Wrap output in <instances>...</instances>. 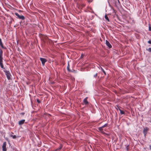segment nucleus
Wrapping results in <instances>:
<instances>
[{
	"label": "nucleus",
	"mask_w": 151,
	"mask_h": 151,
	"mask_svg": "<svg viewBox=\"0 0 151 151\" xmlns=\"http://www.w3.org/2000/svg\"><path fill=\"white\" fill-rule=\"evenodd\" d=\"M106 44L109 48H111L112 46L111 45L107 40L106 41Z\"/></svg>",
	"instance_id": "5"
},
{
	"label": "nucleus",
	"mask_w": 151,
	"mask_h": 151,
	"mask_svg": "<svg viewBox=\"0 0 151 151\" xmlns=\"http://www.w3.org/2000/svg\"><path fill=\"white\" fill-rule=\"evenodd\" d=\"M102 71H103V72H104V74H106V73H105V71H104V70L102 69Z\"/></svg>",
	"instance_id": "19"
},
{
	"label": "nucleus",
	"mask_w": 151,
	"mask_h": 151,
	"mask_svg": "<svg viewBox=\"0 0 151 151\" xmlns=\"http://www.w3.org/2000/svg\"><path fill=\"white\" fill-rule=\"evenodd\" d=\"M25 120L24 119L22 120L19 122V125H21L23 124L25 122Z\"/></svg>",
	"instance_id": "7"
},
{
	"label": "nucleus",
	"mask_w": 151,
	"mask_h": 151,
	"mask_svg": "<svg viewBox=\"0 0 151 151\" xmlns=\"http://www.w3.org/2000/svg\"><path fill=\"white\" fill-rule=\"evenodd\" d=\"M147 131V129H144L143 130V132L144 134H145Z\"/></svg>",
	"instance_id": "12"
},
{
	"label": "nucleus",
	"mask_w": 151,
	"mask_h": 151,
	"mask_svg": "<svg viewBox=\"0 0 151 151\" xmlns=\"http://www.w3.org/2000/svg\"><path fill=\"white\" fill-rule=\"evenodd\" d=\"M67 70L69 72H71V70L70 69V64L68 62V66L67 68Z\"/></svg>",
	"instance_id": "8"
},
{
	"label": "nucleus",
	"mask_w": 151,
	"mask_h": 151,
	"mask_svg": "<svg viewBox=\"0 0 151 151\" xmlns=\"http://www.w3.org/2000/svg\"><path fill=\"white\" fill-rule=\"evenodd\" d=\"M40 60L42 62V64L43 66L45 65V63L47 61V60L44 58H40Z\"/></svg>",
	"instance_id": "3"
},
{
	"label": "nucleus",
	"mask_w": 151,
	"mask_h": 151,
	"mask_svg": "<svg viewBox=\"0 0 151 151\" xmlns=\"http://www.w3.org/2000/svg\"><path fill=\"white\" fill-rule=\"evenodd\" d=\"M6 142H4L2 146V150L3 151H6Z\"/></svg>",
	"instance_id": "4"
},
{
	"label": "nucleus",
	"mask_w": 151,
	"mask_h": 151,
	"mask_svg": "<svg viewBox=\"0 0 151 151\" xmlns=\"http://www.w3.org/2000/svg\"><path fill=\"white\" fill-rule=\"evenodd\" d=\"M3 51L1 49H0V66L4 70V71L5 72L8 79L9 80H11V79L12 75L9 71L6 70L4 66L3 63Z\"/></svg>",
	"instance_id": "1"
},
{
	"label": "nucleus",
	"mask_w": 151,
	"mask_h": 151,
	"mask_svg": "<svg viewBox=\"0 0 151 151\" xmlns=\"http://www.w3.org/2000/svg\"><path fill=\"white\" fill-rule=\"evenodd\" d=\"M62 145H60L59 147L55 150V151L60 150L62 148Z\"/></svg>",
	"instance_id": "9"
},
{
	"label": "nucleus",
	"mask_w": 151,
	"mask_h": 151,
	"mask_svg": "<svg viewBox=\"0 0 151 151\" xmlns=\"http://www.w3.org/2000/svg\"><path fill=\"white\" fill-rule=\"evenodd\" d=\"M148 51L151 52V47L148 48Z\"/></svg>",
	"instance_id": "17"
},
{
	"label": "nucleus",
	"mask_w": 151,
	"mask_h": 151,
	"mask_svg": "<svg viewBox=\"0 0 151 151\" xmlns=\"http://www.w3.org/2000/svg\"><path fill=\"white\" fill-rule=\"evenodd\" d=\"M119 110L120 111V113L121 114H124V112L122 110L120 109H119Z\"/></svg>",
	"instance_id": "13"
},
{
	"label": "nucleus",
	"mask_w": 151,
	"mask_h": 151,
	"mask_svg": "<svg viewBox=\"0 0 151 151\" xmlns=\"http://www.w3.org/2000/svg\"><path fill=\"white\" fill-rule=\"evenodd\" d=\"M11 137H12L13 139H15L16 138V136L15 135H11Z\"/></svg>",
	"instance_id": "14"
},
{
	"label": "nucleus",
	"mask_w": 151,
	"mask_h": 151,
	"mask_svg": "<svg viewBox=\"0 0 151 151\" xmlns=\"http://www.w3.org/2000/svg\"><path fill=\"white\" fill-rule=\"evenodd\" d=\"M107 124H105L104 125H103V126H102V127L103 128H104L105 127H106V126H107Z\"/></svg>",
	"instance_id": "15"
},
{
	"label": "nucleus",
	"mask_w": 151,
	"mask_h": 151,
	"mask_svg": "<svg viewBox=\"0 0 151 151\" xmlns=\"http://www.w3.org/2000/svg\"><path fill=\"white\" fill-rule=\"evenodd\" d=\"M97 73H96V74L95 75V76H97Z\"/></svg>",
	"instance_id": "24"
},
{
	"label": "nucleus",
	"mask_w": 151,
	"mask_h": 151,
	"mask_svg": "<svg viewBox=\"0 0 151 151\" xmlns=\"http://www.w3.org/2000/svg\"><path fill=\"white\" fill-rule=\"evenodd\" d=\"M37 101L38 103H40V101L39 99H37Z\"/></svg>",
	"instance_id": "16"
},
{
	"label": "nucleus",
	"mask_w": 151,
	"mask_h": 151,
	"mask_svg": "<svg viewBox=\"0 0 151 151\" xmlns=\"http://www.w3.org/2000/svg\"><path fill=\"white\" fill-rule=\"evenodd\" d=\"M148 42L149 43L151 44V40H149L148 41Z\"/></svg>",
	"instance_id": "20"
},
{
	"label": "nucleus",
	"mask_w": 151,
	"mask_h": 151,
	"mask_svg": "<svg viewBox=\"0 0 151 151\" xmlns=\"http://www.w3.org/2000/svg\"><path fill=\"white\" fill-rule=\"evenodd\" d=\"M15 14L17 16V17L20 19L24 20L25 19V17L23 16L22 15H20L17 12L15 13Z\"/></svg>",
	"instance_id": "2"
},
{
	"label": "nucleus",
	"mask_w": 151,
	"mask_h": 151,
	"mask_svg": "<svg viewBox=\"0 0 151 151\" xmlns=\"http://www.w3.org/2000/svg\"><path fill=\"white\" fill-rule=\"evenodd\" d=\"M150 149L151 150V145L150 146Z\"/></svg>",
	"instance_id": "23"
},
{
	"label": "nucleus",
	"mask_w": 151,
	"mask_h": 151,
	"mask_svg": "<svg viewBox=\"0 0 151 151\" xmlns=\"http://www.w3.org/2000/svg\"><path fill=\"white\" fill-rule=\"evenodd\" d=\"M45 38L46 39L47 38V36H45Z\"/></svg>",
	"instance_id": "22"
},
{
	"label": "nucleus",
	"mask_w": 151,
	"mask_h": 151,
	"mask_svg": "<svg viewBox=\"0 0 151 151\" xmlns=\"http://www.w3.org/2000/svg\"><path fill=\"white\" fill-rule=\"evenodd\" d=\"M81 57H83V56H82V55H81Z\"/></svg>",
	"instance_id": "25"
},
{
	"label": "nucleus",
	"mask_w": 151,
	"mask_h": 151,
	"mask_svg": "<svg viewBox=\"0 0 151 151\" xmlns=\"http://www.w3.org/2000/svg\"><path fill=\"white\" fill-rule=\"evenodd\" d=\"M105 18L108 21H109V19L106 14L105 15Z\"/></svg>",
	"instance_id": "11"
},
{
	"label": "nucleus",
	"mask_w": 151,
	"mask_h": 151,
	"mask_svg": "<svg viewBox=\"0 0 151 151\" xmlns=\"http://www.w3.org/2000/svg\"><path fill=\"white\" fill-rule=\"evenodd\" d=\"M149 30L150 31H151V27H149Z\"/></svg>",
	"instance_id": "21"
},
{
	"label": "nucleus",
	"mask_w": 151,
	"mask_h": 151,
	"mask_svg": "<svg viewBox=\"0 0 151 151\" xmlns=\"http://www.w3.org/2000/svg\"><path fill=\"white\" fill-rule=\"evenodd\" d=\"M87 97H86L83 100V102L84 104L86 105L87 104H88V102L87 101Z\"/></svg>",
	"instance_id": "6"
},
{
	"label": "nucleus",
	"mask_w": 151,
	"mask_h": 151,
	"mask_svg": "<svg viewBox=\"0 0 151 151\" xmlns=\"http://www.w3.org/2000/svg\"><path fill=\"white\" fill-rule=\"evenodd\" d=\"M0 45H1V46L2 48H4V47L3 46V44L0 38Z\"/></svg>",
	"instance_id": "10"
},
{
	"label": "nucleus",
	"mask_w": 151,
	"mask_h": 151,
	"mask_svg": "<svg viewBox=\"0 0 151 151\" xmlns=\"http://www.w3.org/2000/svg\"><path fill=\"white\" fill-rule=\"evenodd\" d=\"M81 57H83V56H82V55H81Z\"/></svg>",
	"instance_id": "26"
},
{
	"label": "nucleus",
	"mask_w": 151,
	"mask_h": 151,
	"mask_svg": "<svg viewBox=\"0 0 151 151\" xmlns=\"http://www.w3.org/2000/svg\"><path fill=\"white\" fill-rule=\"evenodd\" d=\"M102 128L103 127H100L99 128V130L100 131L102 130Z\"/></svg>",
	"instance_id": "18"
}]
</instances>
